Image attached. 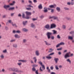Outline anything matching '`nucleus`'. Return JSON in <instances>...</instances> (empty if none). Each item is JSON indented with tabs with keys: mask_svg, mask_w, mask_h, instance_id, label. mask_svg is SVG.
Masks as SVG:
<instances>
[{
	"mask_svg": "<svg viewBox=\"0 0 74 74\" xmlns=\"http://www.w3.org/2000/svg\"><path fill=\"white\" fill-rule=\"evenodd\" d=\"M14 37L15 38H19L21 36H20L18 35L17 34H16L14 35Z\"/></svg>",
	"mask_w": 74,
	"mask_h": 74,
	"instance_id": "f8f14e48",
	"label": "nucleus"
},
{
	"mask_svg": "<svg viewBox=\"0 0 74 74\" xmlns=\"http://www.w3.org/2000/svg\"><path fill=\"white\" fill-rule=\"evenodd\" d=\"M39 64H40L41 66L42 67V69H43V70H45V66L43 64H42V62L40 61L39 63Z\"/></svg>",
	"mask_w": 74,
	"mask_h": 74,
	"instance_id": "20e7f679",
	"label": "nucleus"
},
{
	"mask_svg": "<svg viewBox=\"0 0 74 74\" xmlns=\"http://www.w3.org/2000/svg\"><path fill=\"white\" fill-rule=\"evenodd\" d=\"M66 61L69 63L70 64H71V61L70 60V59H68L66 60Z\"/></svg>",
	"mask_w": 74,
	"mask_h": 74,
	"instance_id": "2f4dec72",
	"label": "nucleus"
},
{
	"mask_svg": "<svg viewBox=\"0 0 74 74\" xmlns=\"http://www.w3.org/2000/svg\"><path fill=\"white\" fill-rule=\"evenodd\" d=\"M33 60H34V62L35 63H36L37 62V58H36V57H34L33 58Z\"/></svg>",
	"mask_w": 74,
	"mask_h": 74,
	"instance_id": "f3484780",
	"label": "nucleus"
},
{
	"mask_svg": "<svg viewBox=\"0 0 74 74\" xmlns=\"http://www.w3.org/2000/svg\"><path fill=\"white\" fill-rule=\"evenodd\" d=\"M47 35L48 39H50L51 38V36L52 35V33L48 32L47 34Z\"/></svg>",
	"mask_w": 74,
	"mask_h": 74,
	"instance_id": "f03ea898",
	"label": "nucleus"
},
{
	"mask_svg": "<svg viewBox=\"0 0 74 74\" xmlns=\"http://www.w3.org/2000/svg\"><path fill=\"white\" fill-rule=\"evenodd\" d=\"M45 28L47 29V30H50L51 29V27H50V25H49L47 24L45 25L44 27Z\"/></svg>",
	"mask_w": 74,
	"mask_h": 74,
	"instance_id": "7ed1b4c3",
	"label": "nucleus"
},
{
	"mask_svg": "<svg viewBox=\"0 0 74 74\" xmlns=\"http://www.w3.org/2000/svg\"><path fill=\"white\" fill-rule=\"evenodd\" d=\"M12 25L13 26H15L16 27H17V25H16V24H13V23H12Z\"/></svg>",
	"mask_w": 74,
	"mask_h": 74,
	"instance_id": "a19ab883",
	"label": "nucleus"
},
{
	"mask_svg": "<svg viewBox=\"0 0 74 74\" xmlns=\"http://www.w3.org/2000/svg\"><path fill=\"white\" fill-rule=\"evenodd\" d=\"M59 67L60 69H61V68H62V65H60L59 66Z\"/></svg>",
	"mask_w": 74,
	"mask_h": 74,
	"instance_id": "338daca9",
	"label": "nucleus"
},
{
	"mask_svg": "<svg viewBox=\"0 0 74 74\" xmlns=\"http://www.w3.org/2000/svg\"><path fill=\"white\" fill-rule=\"evenodd\" d=\"M62 28L64 29H66V26L65 25H63L62 26Z\"/></svg>",
	"mask_w": 74,
	"mask_h": 74,
	"instance_id": "a878e982",
	"label": "nucleus"
},
{
	"mask_svg": "<svg viewBox=\"0 0 74 74\" xmlns=\"http://www.w3.org/2000/svg\"><path fill=\"white\" fill-rule=\"evenodd\" d=\"M22 17L23 18H26V17H25V15L24 13H23L22 14Z\"/></svg>",
	"mask_w": 74,
	"mask_h": 74,
	"instance_id": "e433bc0d",
	"label": "nucleus"
},
{
	"mask_svg": "<svg viewBox=\"0 0 74 74\" xmlns=\"http://www.w3.org/2000/svg\"><path fill=\"white\" fill-rule=\"evenodd\" d=\"M56 10L58 12H60V8L59 7H57L56 8Z\"/></svg>",
	"mask_w": 74,
	"mask_h": 74,
	"instance_id": "4be33fe9",
	"label": "nucleus"
},
{
	"mask_svg": "<svg viewBox=\"0 0 74 74\" xmlns=\"http://www.w3.org/2000/svg\"><path fill=\"white\" fill-rule=\"evenodd\" d=\"M22 62H23V63H26V62H27V60H23Z\"/></svg>",
	"mask_w": 74,
	"mask_h": 74,
	"instance_id": "09e8293b",
	"label": "nucleus"
},
{
	"mask_svg": "<svg viewBox=\"0 0 74 74\" xmlns=\"http://www.w3.org/2000/svg\"><path fill=\"white\" fill-rule=\"evenodd\" d=\"M51 40H54V38H55V37H54V36H52L51 37Z\"/></svg>",
	"mask_w": 74,
	"mask_h": 74,
	"instance_id": "864d4df0",
	"label": "nucleus"
},
{
	"mask_svg": "<svg viewBox=\"0 0 74 74\" xmlns=\"http://www.w3.org/2000/svg\"><path fill=\"white\" fill-rule=\"evenodd\" d=\"M69 53H66L64 56V58L65 59H66L67 58H69L70 57V56H69Z\"/></svg>",
	"mask_w": 74,
	"mask_h": 74,
	"instance_id": "0eeeda50",
	"label": "nucleus"
},
{
	"mask_svg": "<svg viewBox=\"0 0 74 74\" xmlns=\"http://www.w3.org/2000/svg\"><path fill=\"white\" fill-rule=\"evenodd\" d=\"M51 12L52 13L53 12H54V10L51 9Z\"/></svg>",
	"mask_w": 74,
	"mask_h": 74,
	"instance_id": "0e129e2a",
	"label": "nucleus"
},
{
	"mask_svg": "<svg viewBox=\"0 0 74 74\" xmlns=\"http://www.w3.org/2000/svg\"><path fill=\"white\" fill-rule=\"evenodd\" d=\"M69 33L71 34H74V31H71Z\"/></svg>",
	"mask_w": 74,
	"mask_h": 74,
	"instance_id": "ea45409f",
	"label": "nucleus"
},
{
	"mask_svg": "<svg viewBox=\"0 0 74 74\" xmlns=\"http://www.w3.org/2000/svg\"><path fill=\"white\" fill-rule=\"evenodd\" d=\"M32 20L33 21H36V20H37V19H36V18H33L32 19Z\"/></svg>",
	"mask_w": 74,
	"mask_h": 74,
	"instance_id": "69168bd1",
	"label": "nucleus"
},
{
	"mask_svg": "<svg viewBox=\"0 0 74 74\" xmlns=\"http://www.w3.org/2000/svg\"><path fill=\"white\" fill-rule=\"evenodd\" d=\"M11 69L13 71H14L16 73H23V71L21 70H19V69L13 67L12 68H11Z\"/></svg>",
	"mask_w": 74,
	"mask_h": 74,
	"instance_id": "f257e3e1",
	"label": "nucleus"
},
{
	"mask_svg": "<svg viewBox=\"0 0 74 74\" xmlns=\"http://www.w3.org/2000/svg\"><path fill=\"white\" fill-rule=\"evenodd\" d=\"M7 50L6 49L3 51V53H7Z\"/></svg>",
	"mask_w": 74,
	"mask_h": 74,
	"instance_id": "4c0bfd02",
	"label": "nucleus"
},
{
	"mask_svg": "<svg viewBox=\"0 0 74 74\" xmlns=\"http://www.w3.org/2000/svg\"><path fill=\"white\" fill-rule=\"evenodd\" d=\"M68 40H73V37L71 36H69L68 37Z\"/></svg>",
	"mask_w": 74,
	"mask_h": 74,
	"instance_id": "ddd939ff",
	"label": "nucleus"
},
{
	"mask_svg": "<svg viewBox=\"0 0 74 74\" xmlns=\"http://www.w3.org/2000/svg\"><path fill=\"white\" fill-rule=\"evenodd\" d=\"M35 73L36 74H41L40 73H38V70H36V71L35 72Z\"/></svg>",
	"mask_w": 74,
	"mask_h": 74,
	"instance_id": "603ef678",
	"label": "nucleus"
},
{
	"mask_svg": "<svg viewBox=\"0 0 74 74\" xmlns=\"http://www.w3.org/2000/svg\"><path fill=\"white\" fill-rule=\"evenodd\" d=\"M45 44H46V45L49 46V45H51V44L48 43L47 41H45Z\"/></svg>",
	"mask_w": 74,
	"mask_h": 74,
	"instance_id": "412c9836",
	"label": "nucleus"
},
{
	"mask_svg": "<svg viewBox=\"0 0 74 74\" xmlns=\"http://www.w3.org/2000/svg\"><path fill=\"white\" fill-rule=\"evenodd\" d=\"M2 18H6V15H4L3 16Z\"/></svg>",
	"mask_w": 74,
	"mask_h": 74,
	"instance_id": "13d9d810",
	"label": "nucleus"
},
{
	"mask_svg": "<svg viewBox=\"0 0 74 74\" xmlns=\"http://www.w3.org/2000/svg\"><path fill=\"white\" fill-rule=\"evenodd\" d=\"M35 54L37 56H39V51H36Z\"/></svg>",
	"mask_w": 74,
	"mask_h": 74,
	"instance_id": "aec40b11",
	"label": "nucleus"
},
{
	"mask_svg": "<svg viewBox=\"0 0 74 74\" xmlns=\"http://www.w3.org/2000/svg\"><path fill=\"white\" fill-rule=\"evenodd\" d=\"M47 59H52V57H50L49 56H47L46 57Z\"/></svg>",
	"mask_w": 74,
	"mask_h": 74,
	"instance_id": "c9c22d12",
	"label": "nucleus"
},
{
	"mask_svg": "<svg viewBox=\"0 0 74 74\" xmlns=\"http://www.w3.org/2000/svg\"><path fill=\"white\" fill-rule=\"evenodd\" d=\"M54 60L55 61L56 63H56H58V60H59V59L58 58H55Z\"/></svg>",
	"mask_w": 74,
	"mask_h": 74,
	"instance_id": "6ab92c4d",
	"label": "nucleus"
},
{
	"mask_svg": "<svg viewBox=\"0 0 74 74\" xmlns=\"http://www.w3.org/2000/svg\"><path fill=\"white\" fill-rule=\"evenodd\" d=\"M44 12H48V10L47 9H45L43 11Z\"/></svg>",
	"mask_w": 74,
	"mask_h": 74,
	"instance_id": "4d7b16f0",
	"label": "nucleus"
},
{
	"mask_svg": "<svg viewBox=\"0 0 74 74\" xmlns=\"http://www.w3.org/2000/svg\"><path fill=\"white\" fill-rule=\"evenodd\" d=\"M53 66H51V67H50V69H51V70H53Z\"/></svg>",
	"mask_w": 74,
	"mask_h": 74,
	"instance_id": "bf43d9fd",
	"label": "nucleus"
},
{
	"mask_svg": "<svg viewBox=\"0 0 74 74\" xmlns=\"http://www.w3.org/2000/svg\"><path fill=\"white\" fill-rule=\"evenodd\" d=\"M33 1L34 3H37V0H34Z\"/></svg>",
	"mask_w": 74,
	"mask_h": 74,
	"instance_id": "774afa93",
	"label": "nucleus"
},
{
	"mask_svg": "<svg viewBox=\"0 0 74 74\" xmlns=\"http://www.w3.org/2000/svg\"><path fill=\"white\" fill-rule=\"evenodd\" d=\"M26 9L28 10H32V8H26Z\"/></svg>",
	"mask_w": 74,
	"mask_h": 74,
	"instance_id": "49530a36",
	"label": "nucleus"
},
{
	"mask_svg": "<svg viewBox=\"0 0 74 74\" xmlns=\"http://www.w3.org/2000/svg\"><path fill=\"white\" fill-rule=\"evenodd\" d=\"M64 9L65 10H69V8L66 7H64Z\"/></svg>",
	"mask_w": 74,
	"mask_h": 74,
	"instance_id": "79ce46f5",
	"label": "nucleus"
},
{
	"mask_svg": "<svg viewBox=\"0 0 74 74\" xmlns=\"http://www.w3.org/2000/svg\"><path fill=\"white\" fill-rule=\"evenodd\" d=\"M56 5L54 4V5H51L49 6L50 8H56Z\"/></svg>",
	"mask_w": 74,
	"mask_h": 74,
	"instance_id": "6e6552de",
	"label": "nucleus"
},
{
	"mask_svg": "<svg viewBox=\"0 0 74 74\" xmlns=\"http://www.w3.org/2000/svg\"><path fill=\"white\" fill-rule=\"evenodd\" d=\"M25 18V19H29L30 18V17L29 15H26V16Z\"/></svg>",
	"mask_w": 74,
	"mask_h": 74,
	"instance_id": "5701e85b",
	"label": "nucleus"
},
{
	"mask_svg": "<svg viewBox=\"0 0 74 74\" xmlns=\"http://www.w3.org/2000/svg\"><path fill=\"white\" fill-rule=\"evenodd\" d=\"M17 64L18 66H21V65H22V63L21 62L18 63Z\"/></svg>",
	"mask_w": 74,
	"mask_h": 74,
	"instance_id": "a18cd8bd",
	"label": "nucleus"
},
{
	"mask_svg": "<svg viewBox=\"0 0 74 74\" xmlns=\"http://www.w3.org/2000/svg\"><path fill=\"white\" fill-rule=\"evenodd\" d=\"M74 0H71V1H72L71 2V5H74V2L73 1H74Z\"/></svg>",
	"mask_w": 74,
	"mask_h": 74,
	"instance_id": "473e14b6",
	"label": "nucleus"
},
{
	"mask_svg": "<svg viewBox=\"0 0 74 74\" xmlns=\"http://www.w3.org/2000/svg\"><path fill=\"white\" fill-rule=\"evenodd\" d=\"M10 7V6L9 5H4L3 6V8H4L5 9L7 10L8 8H9Z\"/></svg>",
	"mask_w": 74,
	"mask_h": 74,
	"instance_id": "423d86ee",
	"label": "nucleus"
},
{
	"mask_svg": "<svg viewBox=\"0 0 74 74\" xmlns=\"http://www.w3.org/2000/svg\"><path fill=\"white\" fill-rule=\"evenodd\" d=\"M5 29L6 30H8V27H5Z\"/></svg>",
	"mask_w": 74,
	"mask_h": 74,
	"instance_id": "680f3d73",
	"label": "nucleus"
},
{
	"mask_svg": "<svg viewBox=\"0 0 74 74\" xmlns=\"http://www.w3.org/2000/svg\"><path fill=\"white\" fill-rule=\"evenodd\" d=\"M55 68L56 70H59V68L58 67V65H56L55 66Z\"/></svg>",
	"mask_w": 74,
	"mask_h": 74,
	"instance_id": "7c9ffc66",
	"label": "nucleus"
},
{
	"mask_svg": "<svg viewBox=\"0 0 74 74\" xmlns=\"http://www.w3.org/2000/svg\"><path fill=\"white\" fill-rule=\"evenodd\" d=\"M15 41V39H12L10 41V42H13Z\"/></svg>",
	"mask_w": 74,
	"mask_h": 74,
	"instance_id": "cd10ccee",
	"label": "nucleus"
},
{
	"mask_svg": "<svg viewBox=\"0 0 74 74\" xmlns=\"http://www.w3.org/2000/svg\"><path fill=\"white\" fill-rule=\"evenodd\" d=\"M26 15H32V13L31 12L26 11L25 12Z\"/></svg>",
	"mask_w": 74,
	"mask_h": 74,
	"instance_id": "1a4fd4ad",
	"label": "nucleus"
},
{
	"mask_svg": "<svg viewBox=\"0 0 74 74\" xmlns=\"http://www.w3.org/2000/svg\"><path fill=\"white\" fill-rule=\"evenodd\" d=\"M57 38H59V39H60L61 37L60 36V35H58L57 36Z\"/></svg>",
	"mask_w": 74,
	"mask_h": 74,
	"instance_id": "de8ad7c7",
	"label": "nucleus"
},
{
	"mask_svg": "<svg viewBox=\"0 0 74 74\" xmlns=\"http://www.w3.org/2000/svg\"><path fill=\"white\" fill-rule=\"evenodd\" d=\"M9 11H11V10H15V7H11L10 8L8 9Z\"/></svg>",
	"mask_w": 74,
	"mask_h": 74,
	"instance_id": "2eb2a0df",
	"label": "nucleus"
},
{
	"mask_svg": "<svg viewBox=\"0 0 74 74\" xmlns=\"http://www.w3.org/2000/svg\"><path fill=\"white\" fill-rule=\"evenodd\" d=\"M66 19H67V20H71V19L70 18L68 17H66Z\"/></svg>",
	"mask_w": 74,
	"mask_h": 74,
	"instance_id": "8fccbe9b",
	"label": "nucleus"
},
{
	"mask_svg": "<svg viewBox=\"0 0 74 74\" xmlns=\"http://www.w3.org/2000/svg\"><path fill=\"white\" fill-rule=\"evenodd\" d=\"M8 22H9V23H11L12 24V23H13L12 22V20H8Z\"/></svg>",
	"mask_w": 74,
	"mask_h": 74,
	"instance_id": "3c124183",
	"label": "nucleus"
},
{
	"mask_svg": "<svg viewBox=\"0 0 74 74\" xmlns=\"http://www.w3.org/2000/svg\"><path fill=\"white\" fill-rule=\"evenodd\" d=\"M32 71H36V68H34V67H33L32 69Z\"/></svg>",
	"mask_w": 74,
	"mask_h": 74,
	"instance_id": "c756f323",
	"label": "nucleus"
},
{
	"mask_svg": "<svg viewBox=\"0 0 74 74\" xmlns=\"http://www.w3.org/2000/svg\"><path fill=\"white\" fill-rule=\"evenodd\" d=\"M31 26L32 28H33V29L35 28V25H34L33 23H32L31 24Z\"/></svg>",
	"mask_w": 74,
	"mask_h": 74,
	"instance_id": "4468645a",
	"label": "nucleus"
},
{
	"mask_svg": "<svg viewBox=\"0 0 74 74\" xmlns=\"http://www.w3.org/2000/svg\"><path fill=\"white\" fill-rule=\"evenodd\" d=\"M13 47H14V48H17L18 47V45L16 44H14L13 45Z\"/></svg>",
	"mask_w": 74,
	"mask_h": 74,
	"instance_id": "b1692460",
	"label": "nucleus"
},
{
	"mask_svg": "<svg viewBox=\"0 0 74 74\" xmlns=\"http://www.w3.org/2000/svg\"><path fill=\"white\" fill-rule=\"evenodd\" d=\"M40 18L41 19H42V18H44V16H43V15H41L40 16Z\"/></svg>",
	"mask_w": 74,
	"mask_h": 74,
	"instance_id": "052dcab7",
	"label": "nucleus"
},
{
	"mask_svg": "<svg viewBox=\"0 0 74 74\" xmlns=\"http://www.w3.org/2000/svg\"><path fill=\"white\" fill-rule=\"evenodd\" d=\"M23 30L25 32H29V30L27 29H26L25 28H23Z\"/></svg>",
	"mask_w": 74,
	"mask_h": 74,
	"instance_id": "9b49d317",
	"label": "nucleus"
},
{
	"mask_svg": "<svg viewBox=\"0 0 74 74\" xmlns=\"http://www.w3.org/2000/svg\"><path fill=\"white\" fill-rule=\"evenodd\" d=\"M56 27V25L55 24H51L50 26L51 29H53V28H55Z\"/></svg>",
	"mask_w": 74,
	"mask_h": 74,
	"instance_id": "39448f33",
	"label": "nucleus"
},
{
	"mask_svg": "<svg viewBox=\"0 0 74 74\" xmlns=\"http://www.w3.org/2000/svg\"><path fill=\"white\" fill-rule=\"evenodd\" d=\"M1 58L2 59H4V56L3 55H2L1 56Z\"/></svg>",
	"mask_w": 74,
	"mask_h": 74,
	"instance_id": "6e6d98bb",
	"label": "nucleus"
},
{
	"mask_svg": "<svg viewBox=\"0 0 74 74\" xmlns=\"http://www.w3.org/2000/svg\"><path fill=\"white\" fill-rule=\"evenodd\" d=\"M58 18L57 16H53V19L54 20H56V19H58Z\"/></svg>",
	"mask_w": 74,
	"mask_h": 74,
	"instance_id": "bb28decb",
	"label": "nucleus"
},
{
	"mask_svg": "<svg viewBox=\"0 0 74 74\" xmlns=\"http://www.w3.org/2000/svg\"><path fill=\"white\" fill-rule=\"evenodd\" d=\"M64 44H65L63 42H61L60 43V45H64Z\"/></svg>",
	"mask_w": 74,
	"mask_h": 74,
	"instance_id": "c03bdc74",
	"label": "nucleus"
},
{
	"mask_svg": "<svg viewBox=\"0 0 74 74\" xmlns=\"http://www.w3.org/2000/svg\"><path fill=\"white\" fill-rule=\"evenodd\" d=\"M38 8L39 9H42V4H40L38 6Z\"/></svg>",
	"mask_w": 74,
	"mask_h": 74,
	"instance_id": "dca6fc26",
	"label": "nucleus"
},
{
	"mask_svg": "<svg viewBox=\"0 0 74 74\" xmlns=\"http://www.w3.org/2000/svg\"><path fill=\"white\" fill-rule=\"evenodd\" d=\"M53 32V34H57V31L55 30H53L52 31Z\"/></svg>",
	"mask_w": 74,
	"mask_h": 74,
	"instance_id": "a211bd4d",
	"label": "nucleus"
},
{
	"mask_svg": "<svg viewBox=\"0 0 74 74\" xmlns=\"http://www.w3.org/2000/svg\"><path fill=\"white\" fill-rule=\"evenodd\" d=\"M23 26H26L27 23V21H23Z\"/></svg>",
	"mask_w": 74,
	"mask_h": 74,
	"instance_id": "9d476101",
	"label": "nucleus"
},
{
	"mask_svg": "<svg viewBox=\"0 0 74 74\" xmlns=\"http://www.w3.org/2000/svg\"><path fill=\"white\" fill-rule=\"evenodd\" d=\"M60 44H58V45H57L56 46V48H58V47H59L60 46Z\"/></svg>",
	"mask_w": 74,
	"mask_h": 74,
	"instance_id": "5fc2aeb1",
	"label": "nucleus"
},
{
	"mask_svg": "<svg viewBox=\"0 0 74 74\" xmlns=\"http://www.w3.org/2000/svg\"><path fill=\"white\" fill-rule=\"evenodd\" d=\"M33 67H38V65L34 64L33 66Z\"/></svg>",
	"mask_w": 74,
	"mask_h": 74,
	"instance_id": "58836bf2",
	"label": "nucleus"
},
{
	"mask_svg": "<svg viewBox=\"0 0 74 74\" xmlns=\"http://www.w3.org/2000/svg\"><path fill=\"white\" fill-rule=\"evenodd\" d=\"M67 5H71V3H70V2H68L67 3Z\"/></svg>",
	"mask_w": 74,
	"mask_h": 74,
	"instance_id": "e2e57ef3",
	"label": "nucleus"
},
{
	"mask_svg": "<svg viewBox=\"0 0 74 74\" xmlns=\"http://www.w3.org/2000/svg\"><path fill=\"white\" fill-rule=\"evenodd\" d=\"M23 43H26L27 42V40L26 39H23Z\"/></svg>",
	"mask_w": 74,
	"mask_h": 74,
	"instance_id": "c85d7f7f",
	"label": "nucleus"
},
{
	"mask_svg": "<svg viewBox=\"0 0 74 74\" xmlns=\"http://www.w3.org/2000/svg\"><path fill=\"white\" fill-rule=\"evenodd\" d=\"M55 54V53L54 52H53L52 53H50V54H49L48 56H52L53 55Z\"/></svg>",
	"mask_w": 74,
	"mask_h": 74,
	"instance_id": "393cba45",
	"label": "nucleus"
},
{
	"mask_svg": "<svg viewBox=\"0 0 74 74\" xmlns=\"http://www.w3.org/2000/svg\"><path fill=\"white\" fill-rule=\"evenodd\" d=\"M27 7H32V8H33V6L31 5L30 4L27 5Z\"/></svg>",
	"mask_w": 74,
	"mask_h": 74,
	"instance_id": "37998d69",
	"label": "nucleus"
},
{
	"mask_svg": "<svg viewBox=\"0 0 74 74\" xmlns=\"http://www.w3.org/2000/svg\"><path fill=\"white\" fill-rule=\"evenodd\" d=\"M16 33H18V34H20V33H21V32L19 30H18L16 31Z\"/></svg>",
	"mask_w": 74,
	"mask_h": 74,
	"instance_id": "f704fd0d",
	"label": "nucleus"
},
{
	"mask_svg": "<svg viewBox=\"0 0 74 74\" xmlns=\"http://www.w3.org/2000/svg\"><path fill=\"white\" fill-rule=\"evenodd\" d=\"M53 51V50L52 49H50L48 51V52H52Z\"/></svg>",
	"mask_w": 74,
	"mask_h": 74,
	"instance_id": "72a5a7b5",
	"label": "nucleus"
}]
</instances>
